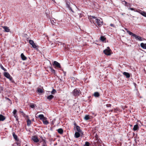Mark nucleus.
<instances>
[{"instance_id":"nucleus-31","label":"nucleus","mask_w":146,"mask_h":146,"mask_svg":"<svg viewBox=\"0 0 146 146\" xmlns=\"http://www.w3.org/2000/svg\"><path fill=\"white\" fill-rule=\"evenodd\" d=\"M17 142H16V144L19 146H21V141H19V139L16 140Z\"/></svg>"},{"instance_id":"nucleus-48","label":"nucleus","mask_w":146,"mask_h":146,"mask_svg":"<svg viewBox=\"0 0 146 146\" xmlns=\"http://www.w3.org/2000/svg\"><path fill=\"white\" fill-rule=\"evenodd\" d=\"M110 111H111V112H112V111H113V110H110Z\"/></svg>"},{"instance_id":"nucleus-30","label":"nucleus","mask_w":146,"mask_h":146,"mask_svg":"<svg viewBox=\"0 0 146 146\" xmlns=\"http://www.w3.org/2000/svg\"><path fill=\"white\" fill-rule=\"evenodd\" d=\"M84 146H92L91 145L90 143L88 142H86L85 144L84 145Z\"/></svg>"},{"instance_id":"nucleus-19","label":"nucleus","mask_w":146,"mask_h":146,"mask_svg":"<svg viewBox=\"0 0 146 146\" xmlns=\"http://www.w3.org/2000/svg\"><path fill=\"white\" fill-rule=\"evenodd\" d=\"M21 56L22 60H25L27 59V57L24 55L23 53L21 54Z\"/></svg>"},{"instance_id":"nucleus-33","label":"nucleus","mask_w":146,"mask_h":146,"mask_svg":"<svg viewBox=\"0 0 146 146\" xmlns=\"http://www.w3.org/2000/svg\"><path fill=\"white\" fill-rule=\"evenodd\" d=\"M0 67L1 69H2L3 70H4L5 71H7V70L5 69V68H4V67L1 64L0 65Z\"/></svg>"},{"instance_id":"nucleus-3","label":"nucleus","mask_w":146,"mask_h":146,"mask_svg":"<svg viewBox=\"0 0 146 146\" xmlns=\"http://www.w3.org/2000/svg\"><path fill=\"white\" fill-rule=\"evenodd\" d=\"M126 30L127 31V33L129 35H131L133 36V37H134L135 39L137 40H139V41H142L144 40H145V38H144L138 36L137 35L134 33H133L127 30V29H126Z\"/></svg>"},{"instance_id":"nucleus-4","label":"nucleus","mask_w":146,"mask_h":146,"mask_svg":"<svg viewBox=\"0 0 146 146\" xmlns=\"http://www.w3.org/2000/svg\"><path fill=\"white\" fill-rule=\"evenodd\" d=\"M38 117L40 120H42L43 123L44 125H47L49 123L48 121L47 120V118L46 117H44L43 115H39L38 116Z\"/></svg>"},{"instance_id":"nucleus-41","label":"nucleus","mask_w":146,"mask_h":146,"mask_svg":"<svg viewBox=\"0 0 146 146\" xmlns=\"http://www.w3.org/2000/svg\"><path fill=\"white\" fill-rule=\"evenodd\" d=\"M119 109L118 108H116L114 109L113 111L115 112H116L117 111H118Z\"/></svg>"},{"instance_id":"nucleus-6","label":"nucleus","mask_w":146,"mask_h":146,"mask_svg":"<svg viewBox=\"0 0 146 146\" xmlns=\"http://www.w3.org/2000/svg\"><path fill=\"white\" fill-rule=\"evenodd\" d=\"M107 49L104 50L103 51L104 53L107 55H110L111 54V50L110 49V47H108Z\"/></svg>"},{"instance_id":"nucleus-35","label":"nucleus","mask_w":146,"mask_h":146,"mask_svg":"<svg viewBox=\"0 0 146 146\" xmlns=\"http://www.w3.org/2000/svg\"><path fill=\"white\" fill-rule=\"evenodd\" d=\"M127 2L125 1H122V3L125 6L126 4H127Z\"/></svg>"},{"instance_id":"nucleus-2","label":"nucleus","mask_w":146,"mask_h":146,"mask_svg":"<svg viewBox=\"0 0 146 146\" xmlns=\"http://www.w3.org/2000/svg\"><path fill=\"white\" fill-rule=\"evenodd\" d=\"M128 8V9L134 11L141 14L143 16L146 17V12L142 11L139 9H135L131 8V5L129 3H127L125 6Z\"/></svg>"},{"instance_id":"nucleus-52","label":"nucleus","mask_w":146,"mask_h":146,"mask_svg":"<svg viewBox=\"0 0 146 146\" xmlns=\"http://www.w3.org/2000/svg\"><path fill=\"white\" fill-rule=\"evenodd\" d=\"M25 146H28V145H27V144L25 145Z\"/></svg>"},{"instance_id":"nucleus-43","label":"nucleus","mask_w":146,"mask_h":146,"mask_svg":"<svg viewBox=\"0 0 146 146\" xmlns=\"http://www.w3.org/2000/svg\"><path fill=\"white\" fill-rule=\"evenodd\" d=\"M110 26L111 27H115V26L113 24H111L110 25Z\"/></svg>"},{"instance_id":"nucleus-49","label":"nucleus","mask_w":146,"mask_h":146,"mask_svg":"<svg viewBox=\"0 0 146 146\" xmlns=\"http://www.w3.org/2000/svg\"><path fill=\"white\" fill-rule=\"evenodd\" d=\"M40 138L41 139L43 138L42 136L40 137Z\"/></svg>"},{"instance_id":"nucleus-12","label":"nucleus","mask_w":146,"mask_h":146,"mask_svg":"<svg viewBox=\"0 0 146 146\" xmlns=\"http://www.w3.org/2000/svg\"><path fill=\"white\" fill-rule=\"evenodd\" d=\"M76 129L78 132H79L80 134H82V135H83V132L80 129V126L78 125H76Z\"/></svg>"},{"instance_id":"nucleus-29","label":"nucleus","mask_w":146,"mask_h":146,"mask_svg":"<svg viewBox=\"0 0 146 146\" xmlns=\"http://www.w3.org/2000/svg\"><path fill=\"white\" fill-rule=\"evenodd\" d=\"M90 119L89 115H86L84 117V119L86 120H89Z\"/></svg>"},{"instance_id":"nucleus-34","label":"nucleus","mask_w":146,"mask_h":146,"mask_svg":"<svg viewBox=\"0 0 146 146\" xmlns=\"http://www.w3.org/2000/svg\"><path fill=\"white\" fill-rule=\"evenodd\" d=\"M56 92V90L54 89H53L51 92V94H54Z\"/></svg>"},{"instance_id":"nucleus-26","label":"nucleus","mask_w":146,"mask_h":146,"mask_svg":"<svg viewBox=\"0 0 146 146\" xmlns=\"http://www.w3.org/2000/svg\"><path fill=\"white\" fill-rule=\"evenodd\" d=\"M31 45L33 47L36 49H37L38 47V45H36L35 43Z\"/></svg>"},{"instance_id":"nucleus-18","label":"nucleus","mask_w":146,"mask_h":146,"mask_svg":"<svg viewBox=\"0 0 146 146\" xmlns=\"http://www.w3.org/2000/svg\"><path fill=\"white\" fill-rule=\"evenodd\" d=\"M140 46L143 48L146 49V43H141L140 44Z\"/></svg>"},{"instance_id":"nucleus-37","label":"nucleus","mask_w":146,"mask_h":146,"mask_svg":"<svg viewBox=\"0 0 146 146\" xmlns=\"http://www.w3.org/2000/svg\"><path fill=\"white\" fill-rule=\"evenodd\" d=\"M96 142L98 144H100L102 143V141L100 139H99L96 141Z\"/></svg>"},{"instance_id":"nucleus-23","label":"nucleus","mask_w":146,"mask_h":146,"mask_svg":"<svg viewBox=\"0 0 146 146\" xmlns=\"http://www.w3.org/2000/svg\"><path fill=\"white\" fill-rule=\"evenodd\" d=\"M49 69L51 72L52 73H54V74H55L56 73V71L54 70L51 67H49Z\"/></svg>"},{"instance_id":"nucleus-9","label":"nucleus","mask_w":146,"mask_h":146,"mask_svg":"<svg viewBox=\"0 0 146 146\" xmlns=\"http://www.w3.org/2000/svg\"><path fill=\"white\" fill-rule=\"evenodd\" d=\"M53 65L55 66L57 68H61L60 64L57 61H54V62Z\"/></svg>"},{"instance_id":"nucleus-13","label":"nucleus","mask_w":146,"mask_h":146,"mask_svg":"<svg viewBox=\"0 0 146 146\" xmlns=\"http://www.w3.org/2000/svg\"><path fill=\"white\" fill-rule=\"evenodd\" d=\"M2 27L4 29L5 32H8L10 31V30L8 27L7 26H2Z\"/></svg>"},{"instance_id":"nucleus-36","label":"nucleus","mask_w":146,"mask_h":146,"mask_svg":"<svg viewBox=\"0 0 146 146\" xmlns=\"http://www.w3.org/2000/svg\"><path fill=\"white\" fill-rule=\"evenodd\" d=\"M29 42L30 44L31 45L33 44L34 42L33 40H29Z\"/></svg>"},{"instance_id":"nucleus-21","label":"nucleus","mask_w":146,"mask_h":146,"mask_svg":"<svg viewBox=\"0 0 146 146\" xmlns=\"http://www.w3.org/2000/svg\"><path fill=\"white\" fill-rule=\"evenodd\" d=\"M5 119V117L2 115L0 114V121H3Z\"/></svg>"},{"instance_id":"nucleus-10","label":"nucleus","mask_w":146,"mask_h":146,"mask_svg":"<svg viewBox=\"0 0 146 146\" xmlns=\"http://www.w3.org/2000/svg\"><path fill=\"white\" fill-rule=\"evenodd\" d=\"M66 5L67 7L68 8L69 10H70L72 12H74V11H73L72 8L70 7V3L67 1H66Z\"/></svg>"},{"instance_id":"nucleus-47","label":"nucleus","mask_w":146,"mask_h":146,"mask_svg":"<svg viewBox=\"0 0 146 146\" xmlns=\"http://www.w3.org/2000/svg\"><path fill=\"white\" fill-rule=\"evenodd\" d=\"M74 125H75V126H76V125H76V123H74Z\"/></svg>"},{"instance_id":"nucleus-46","label":"nucleus","mask_w":146,"mask_h":146,"mask_svg":"<svg viewBox=\"0 0 146 146\" xmlns=\"http://www.w3.org/2000/svg\"><path fill=\"white\" fill-rule=\"evenodd\" d=\"M20 112H21V113H22L23 114H25V113H24L22 111H20Z\"/></svg>"},{"instance_id":"nucleus-42","label":"nucleus","mask_w":146,"mask_h":146,"mask_svg":"<svg viewBox=\"0 0 146 146\" xmlns=\"http://www.w3.org/2000/svg\"><path fill=\"white\" fill-rule=\"evenodd\" d=\"M42 146H47L46 143H42Z\"/></svg>"},{"instance_id":"nucleus-24","label":"nucleus","mask_w":146,"mask_h":146,"mask_svg":"<svg viewBox=\"0 0 146 146\" xmlns=\"http://www.w3.org/2000/svg\"><path fill=\"white\" fill-rule=\"evenodd\" d=\"M44 89H40V88H38L37 89L38 92L39 93H42L44 92Z\"/></svg>"},{"instance_id":"nucleus-8","label":"nucleus","mask_w":146,"mask_h":146,"mask_svg":"<svg viewBox=\"0 0 146 146\" xmlns=\"http://www.w3.org/2000/svg\"><path fill=\"white\" fill-rule=\"evenodd\" d=\"M32 139L34 142L37 143L39 142V140L38 137L36 135H34L32 137Z\"/></svg>"},{"instance_id":"nucleus-45","label":"nucleus","mask_w":146,"mask_h":146,"mask_svg":"<svg viewBox=\"0 0 146 146\" xmlns=\"http://www.w3.org/2000/svg\"><path fill=\"white\" fill-rule=\"evenodd\" d=\"M43 143H46V140H45V138L44 137V139L42 141Z\"/></svg>"},{"instance_id":"nucleus-28","label":"nucleus","mask_w":146,"mask_h":146,"mask_svg":"<svg viewBox=\"0 0 146 146\" xmlns=\"http://www.w3.org/2000/svg\"><path fill=\"white\" fill-rule=\"evenodd\" d=\"M13 137L15 139V140L16 141L19 139H18L17 136L16 135H15L14 133H13Z\"/></svg>"},{"instance_id":"nucleus-25","label":"nucleus","mask_w":146,"mask_h":146,"mask_svg":"<svg viewBox=\"0 0 146 146\" xmlns=\"http://www.w3.org/2000/svg\"><path fill=\"white\" fill-rule=\"evenodd\" d=\"M94 96L95 97H99L100 95L99 92H96L94 93Z\"/></svg>"},{"instance_id":"nucleus-51","label":"nucleus","mask_w":146,"mask_h":146,"mask_svg":"<svg viewBox=\"0 0 146 146\" xmlns=\"http://www.w3.org/2000/svg\"><path fill=\"white\" fill-rule=\"evenodd\" d=\"M22 115H23V116H24V117L25 116V114H23L22 113Z\"/></svg>"},{"instance_id":"nucleus-27","label":"nucleus","mask_w":146,"mask_h":146,"mask_svg":"<svg viewBox=\"0 0 146 146\" xmlns=\"http://www.w3.org/2000/svg\"><path fill=\"white\" fill-rule=\"evenodd\" d=\"M54 97V96L52 95H50L48 96H47V98L48 100H52V99H53Z\"/></svg>"},{"instance_id":"nucleus-50","label":"nucleus","mask_w":146,"mask_h":146,"mask_svg":"<svg viewBox=\"0 0 146 146\" xmlns=\"http://www.w3.org/2000/svg\"><path fill=\"white\" fill-rule=\"evenodd\" d=\"M44 138H43L42 139V140H44Z\"/></svg>"},{"instance_id":"nucleus-22","label":"nucleus","mask_w":146,"mask_h":146,"mask_svg":"<svg viewBox=\"0 0 146 146\" xmlns=\"http://www.w3.org/2000/svg\"><path fill=\"white\" fill-rule=\"evenodd\" d=\"M57 131H58V133L61 134H62L63 132V130L62 128H60L58 129L57 130Z\"/></svg>"},{"instance_id":"nucleus-53","label":"nucleus","mask_w":146,"mask_h":146,"mask_svg":"<svg viewBox=\"0 0 146 146\" xmlns=\"http://www.w3.org/2000/svg\"><path fill=\"white\" fill-rule=\"evenodd\" d=\"M57 145V143H56L54 145Z\"/></svg>"},{"instance_id":"nucleus-15","label":"nucleus","mask_w":146,"mask_h":146,"mask_svg":"<svg viewBox=\"0 0 146 146\" xmlns=\"http://www.w3.org/2000/svg\"><path fill=\"white\" fill-rule=\"evenodd\" d=\"M100 40L103 42H106V38L104 36H102L100 37Z\"/></svg>"},{"instance_id":"nucleus-20","label":"nucleus","mask_w":146,"mask_h":146,"mask_svg":"<svg viewBox=\"0 0 146 146\" xmlns=\"http://www.w3.org/2000/svg\"><path fill=\"white\" fill-rule=\"evenodd\" d=\"M139 127H138V125L137 124H136L134 125L133 128V130L134 131H135L139 129Z\"/></svg>"},{"instance_id":"nucleus-16","label":"nucleus","mask_w":146,"mask_h":146,"mask_svg":"<svg viewBox=\"0 0 146 146\" xmlns=\"http://www.w3.org/2000/svg\"><path fill=\"white\" fill-rule=\"evenodd\" d=\"M124 75L127 78H129L130 77V75L129 73L126 72H124L123 73Z\"/></svg>"},{"instance_id":"nucleus-11","label":"nucleus","mask_w":146,"mask_h":146,"mask_svg":"<svg viewBox=\"0 0 146 146\" xmlns=\"http://www.w3.org/2000/svg\"><path fill=\"white\" fill-rule=\"evenodd\" d=\"M80 134V133L79 132H76L74 134L75 137L76 138H78L80 136L82 137L83 135H82V134Z\"/></svg>"},{"instance_id":"nucleus-14","label":"nucleus","mask_w":146,"mask_h":146,"mask_svg":"<svg viewBox=\"0 0 146 146\" xmlns=\"http://www.w3.org/2000/svg\"><path fill=\"white\" fill-rule=\"evenodd\" d=\"M26 117L27 119V125L28 126H29L31 124V121L30 120V119L29 118L28 116L27 115Z\"/></svg>"},{"instance_id":"nucleus-7","label":"nucleus","mask_w":146,"mask_h":146,"mask_svg":"<svg viewBox=\"0 0 146 146\" xmlns=\"http://www.w3.org/2000/svg\"><path fill=\"white\" fill-rule=\"evenodd\" d=\"M4 76L7 78L9 79L10 80L12 79V77L11 76L10 74L8 72H5L3 74Z\"/></svg>"},{"instance_id":"nucleus-38","label":"nucleus","mask_w":146,"mask_h":146,"mask_svg":"<svg viewBox=\"0 0 146 146\" xmlns=\"http://www.w3.org/2000/svg\"><path fill=\"white\" fill-rule=\"evenodd\" d=\"M5 99L6 100H9V101H10V104H12V101H11V100L9 99L8 98H6V97L5 98Z\"/></svg>"},{"instance_id":"nucleus-39","label":"nucleus","mask_w":146,"mask_h":146,"mask_svg":"<svg viewBox=\"0 0 146 146\" xmlns=\"http://www.w3.org/2000/svg\"><path fill=\"white\" fill-rule=\"evenodd\" d=\"M99 139L100 138H99L98 135H97V136L95 137V140L96 141H98Z\"/></svg>"},{"instance_id":"nucleus-17","label":"nucleus","mask_w":146,"mask_h":146,"mask_svg":"<svg viewBox=\"0 0 146 146\" xmlns=\"http://www.w3.org/2000/svg\"><path fill=\"white\" fill-rule=\"evenodd\" d=\"M17 112V110L15 109L13 111V115L14 116V117L16 118V119H17V118L18 117L17 115L16 114Z\"/></svg>"},{"instance_id":"nucleus-54","label":"nucleus","mask_w":146,"mask_h":146,"mask_svg":"<svg viewBox=\"0 0 146 146\" xmlns=\"http://www.w3.org/2000/svg\"><path fill=\"white\" fill-rule=\"evenodd\" d=\"M9 103H10V101H9Z\"/></svg>"},{"instance_id":"nucleus-5","label":"nucleus","mask_w":146,"mask_h":146,"mask_svg":"<svg viewBox=\"0 0 146 146\" xmlns=\"http://www.w3.org/2000/svg\"><path fill=\"white\" fill-rule=\"evenodd\" d=\"M72 93L73 95L75 96H79L80 94H81V92L79 89L78 88L74 89Z\"/></svg>"},{"instance_id":"nucleus-1","label":"nucleus","mask_w":146,"mask_h":146,"mask_svg":"<svg viewBox=\"0 0 146 146\" xmlns=\"http://www.w3.org/2000/svg\"><path fill=\"white\" fill-rule=\"evenodd\" d=\"M90 21L91 23L94 24L98 27H100L103 25V22L102 19H98L95 16H92L90 17Z\"/></svg>"},{"instance_id":"nucleus-44","label":"nucleus","mask_w":146,"mask_h":146,"mask_svg":"<svg viewBox=\"0 0 146 146\" xmlns=\"http://www.w3.org/2000/svg\"><path fill=\"white\" fill-rule=\"evenodd\" d=\"M106 106L107 107H111V105L110 104H108L106 105Z\"/></svg>"},{"instance_id":"nucleus-40","label":"nucleus","mask_w":146,"mask_h":146,"mask_svg":"<svg viewBox=\"0 0 146 146\" xmlns=\"http://www.w3.org/2000/svg\"><path fill=\"white\" fill-rule=\"evenodd\" d=\"M35 106V105L34 104H31L30 105V107L31 108H34Z\"/></svg>"},{"instance_id":"nucleus-32","label":"nucleus","mask_w":146,"mask_h":146,"mask_svg":"<svg viewBox=\"0 0 146 146\" xmlns=\"http://www.w3.org/2000/svg\"><path fill=\"white\" fill-rule=\"evenodd\" d=\"M51 22V24L52 25H54L56 23V20H54L52 19L50 20Z\"/></svg>"}]
</instances>
